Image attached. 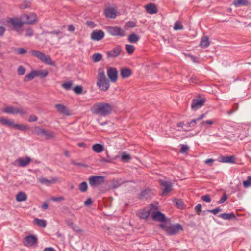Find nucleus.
<instances>
[{
	"label": "nucleus",
	"mask_w": 251,
	"mask_h": 251,
	"mask_svg": "<svg viewBox=\"0 0 251 251\" xmlns=\"http://www.w3.org/2000/svg\"><path fill=\"white\" fill-rule=\"evenodd\" d=\"M97 85L103 91H107L110 87L109 82L106 79L104 69L102 68H100L98 70Z\"/></svg>",
	"instance_id": "2"
},
{
	"label": "nucleus",
	"mask_w": 251,
	"mask_h": 251,
	"mask_svg": "<svg viewBox=\"0 0 251 251\" xmlns=\"http://www.w3.org/2000/svg\"><path fill=\"white\" fill-rule=\"evenodd\" d=\"M1 23L11 29H16V20L14 18L4 19L1 21Z\"/></svg>",
	"instance_id": "15"
},
{
	"label": "nucleus",
	"mask_w": 251,
	"mask_h": 251,
	"mask_svg": "<svg viewBox=\"0 0 251 251\" xmlns=\"http://www.w3.org/2000/svg\"><path fill=\"white\" fill-rule=\"evenodd\" d=\"M27 199V196L25 192L21 191L17 194V201H26Z\"/></svg>",
	"instance_id": "30"
},
{
	"label": "nucleus",
	"mask_w": 251,
	"mask_h": 251,
	"mask_svg": "<svg viewBox=\"0 0 251 251\" xmlns=\"http://www.w3.org/2000/svg\"><path fill=\"white\" fill-rule=\"evenodd\" d=\"M33 30L30 28H27L25 29V36L27 37H32L33 35Z\"/></svg>",
	"instance_id": "51"
},
{
	"label": "nucleus",
	"mask_w": 251,
	"mask_h": 251,
	"mask_svg": "<svg viewBox=\"0 0 251 251\" xmlns=\"http://www.w3.org/2000/svg\"><path fill=\"white\" fill-rule=\"evenodd\" d=\"M220 161L223 163H235V158L234 156H221L220 157Z\"/></svg>",
	"instance_id": "23"
},
{
	"label": "nucleus",
	"mask_w": 251,
	"mask_h": 251,
	"mask_svg": "<svg viewBox=\"0 0 251 251\" xmlns=\"http://www.w3.org/2000/svg\"><path fill=\"white\" fill-rule=\"evenodd\" d=\"M214 162V160L212 158L207 159L204 161V163L209 166H212V163Z\"/></svg>",
	"instance_id": "63"
},
{
	"label": "nucleus",
	"mask_w": 251,
	"mask_h": 251,
	"mask_svg": "<svg viewBox=\"0 0 251 251\" xmlns=\"http://www.w3.org/2000/svg\"><path fill=\"white\" fill-rule=\"evenodd\" d=\"M233 4L236 7L241 6H248L249 4V2L247 0H234Z\"/></svg>",
	"instance_id": "28"
},
{
	"label": "nucleus",
	"mask_w": 251,
	"mask_h": 251,
	"mask_svg": "<svg viewBox=\"0 0 251 251\" xmlns=\"http://www.w3.org/2000/svg\"><path fill=\"white\" fill-rule=\"evenodd\" d=\"M104 37V33L101 30H95L92 31L91 34V38L94 41H100Z\"/></svg>",
	"instance_id": "12"
},
{
	"label": "nucleus",
	"mask_w": 251,
	"mask_h": 251,
	"mask_svg": "<svg viewBox=\"0 0 251 251\" xmlns=\"http://www.w3.org/2000/svg\"><path fill=\"white\" fill-rule=\"evenodd\" d=\"M104 14L107 18L114 19L117 16V9L114 7H108L104 10Z\"/></svg>",
	"instance_id": "14"
},
{
	"label": "nucleus",
	"mask_w": 251,
	"mask_h": 251,
	"mask_svg": "<svg viewBox=\"0 0 251 251\" xmlns=\"http://www.w3.org/2000/svg\"><path fill=\"white\" fill-rule=\"evenodd\" d=\"M107 75L110 81L115 82L117 80L118 72L115 68H110L107 72Z\"/></svg>",
	"instance_id": "11"
},
{
	"label": "nucleus",
	"mask_w": 251,
	"mask_h": 251,
	"mask_svg": "<svg viewBox=\"0 0 251 251\" xmlns=\"http://www.w3.org/2000/svg\"><path fill=\"white\" fill-rule=\"evenodd\" d=\"M222 211V209L219 208V207H217L215 209H211V210H208L207 211L208 212H210V213H213L214 215H216L217 214L218 212H220Z\"/></svg>",
	"instance_id": "60"
},
{
	"label": "nucleus",
	"mask_w": 251,
	"mask_h": 251,
	"mask_svg": "<svg viewBox=\"0 0 251 251\" xmlns=\"http://www.w3.org/2000/svg\"><path fill=\"white\" fill-rule=\"evenodd\" d=\"M22 25L21 22H19L17 18V34L19 35H23V31L21 29Z\"/></svg>",
	"instance_id": "40"
},
{
	"label": "nucleus",
	"mask_w": 251,
	"mask_h": 251,
	"mask_svg": "<svg viewBox=\"0 0 251 251\" xmlns=\"http://www.w3.org/2000/svg\"><path fill=\"white\" fill-rule=\"evenodd\" d=\"M122 52V48L120 46H117L110 51L106 52L108 58H116Z\"/></svg>",
	"instance_id": "10"
},
{
	"label": "nucleus",
	"mask_w": 251,
	"mask_h": 251,
	"mask_svg": "<svg viewBox=\"0 0 251 251\" xmlns=\"http://www.w3.org/2000/svg\"><path fill=\"white\" fill-rule=\"evenodd\" d=\"M2 111L7 114H14L15 111V109L14 107L9 106L3 108Z\"/></svg>",
	"instance_id": "38"
},
{
	"label": "nucleus",
	"mask_w": 251,
	"mask_h": 251,
	"mask_svg": "<svg viewBox=\"0 0 251 251\" xmlns=\"http://www.w3.org/2000/svg\"><path fill=\"white\" fill-rule=\"evenodd\" d=\"M204 102L205 100L203 99H194L192 100L191 108L193 110H196L203 106Z\"/></svg>",
	"instance_id": "16"
},
{
	"label": "nucleus",
	"mask_w": 251,
	"mask_h": 251,
	"mask_svg": "<svg viewBox=\"0 0 251 251\" xmlns=\"http://www.w3.org/2000/svg\"><path fill=\"white\" fill-rule=\"evenodd\" d=\"M37 120V117L34 115H30L29 118V119H28V121L30 122H35V121H36Z\"/></svg>",
	"instance_id": "64"
},
{
	"label": "nucleus",
	"mask_w": 251,
	"mask_h": 251,
	"mask_svg": "<svg viewBox=\"0 0 251 251\" xmlns=\"http://www.w3.org/2000/svg\"><path fill=\"white\" fill-rule=\"evenodd\" d=\"M175 202L178 208H179L180 209L183 208L184 204L181 200H178V199H175Z\"/></svg>",
	"instance_id": "54"
},
{
	"label": "nucleus",
	"mask_w": 251,
	"mask_h": 251,
	"mask_svg": "<svg viewBox=\"0 0 251 251\" xmlns=\"http://www.w3.org/2000/svg\"><path fill=\"white\" fill-rule=\"evenodd\" d=\"M78 187L81 192H85L88 189L87 184L86 182H82L79 185Z\"/></svg>",
	"instance_id": "43"
},
{
	"label": "nucleus",
	"mask_w": 251,
	"mask_h": 251,
	"mask_svg": "<svg viewBox=\"0 0 251 251\" xmlns=\"http://www.w3.org/2000/svg\"><path fill=\"white\" fill-rule=\"evenodd\" d=\"M73 91L77 94L82 93V87L81 86L77 85L73 88Z\"/></svg>",
	"instance_id": "50"
},
{
	"label": "nucleus",
	"mask_w": 251,
	"mask_h": 251,
	"mask_svg": "<svg viewBox=\"0 0 251 251\" xmlns=\"http://www.w3.org/2000/svg\"><path fill=\"white\" fill-rule=\"evenodd\" d=\"M195 209L197 213L199 215L200 212L201 211V205L200 204H197L195 208Z\"/></svg>",
	"instance_id": "62"
},
{
	"label": "nucleus",
	"mask_w": 251,
	"mask_h": 251,
	"mask_svg": "<svg viewBox=\"0 0 251 251\" xmlns=\"http://www.w3.org/2000/svg\"><path fill=\"white\" fill-rule=\"evenodd\" d=\"M93 150L96 153H100L104 150V146L100 144H95L92 146Z\"/></svg>",
	"instance_id": "31"
},
{
	"label": "nucleus",
	"mask_w": 251,
	"mask_h": 251,
	"mask_svg": "<svg viewBox=\"0 0 251 251\" xmlns=\"http://www.w3.org/2000/svg\"><path fill=\"white\" fill-rule=\"evenodd\" d=\"M126 25L127 27H128L130 28H133L136 26V25L135 22L132 21H129L126 23Z\"/></svg>",
	"instance_id": "58"
},
{
	"label": "nucleus",
	"mask_w": 251,
	"mask_h": 251,
	"mask_svg": "<svg viewBox=\"0 0 251 251\" xmlns=\"http://www.w3.org/2000/svg\"><path fill=\"white\" fill-rule=\"evenodd\" d=\"M18 73L19 75H23L25 72V69L22 66H20L17 70Z\"/></svg>",
	"instance_id": "55"
},
{
	"label": "nucleus",
	"mask_w": 251,
	"mask_h": 251,
	"mask_svg": "<svg viewBox=\"0 0 251 251\" xmlns=\"http://www.w3.org/2000/svg\"><path fill=\"white\" fill-rule=\"evenodd\" d=\"M17 51L19 54H24L27 52L26 50L22 48H17Z\"/></svg>",
	"instance_id": "61"
},
{
	"label": "nucleus",
	"mask_w": 251,
	"mask_h": 251,
	"mask_svg": "<svg viewBox=\"0 0 251 251\" xmlns=\"http://www.w3.org/2000/svg\"><path fill=\"white\" fill-rule=\"evenodd\" d=\"M152 193L150 189H146L143 191L140 195V198L142 199H148L151 197Z\"/></svg>",
	"instance_id": "27"
},
{
	"label": "nucleus",
	"mask_w": 251,
	"mask_h": 251,
	"mask_svg": "<svg viewBox=\"0 0 251 251\" xmlns=\"http://www.w3.org/2000/svg\"><path fill=\"white\" fill-rule=\"evenodd\" d=\"M210 44L209 38L208 36H205L201 38L200 46L201 48H206L209 46Z\"/></svg>",
	"instance_id": "29"
},
{
	"label": "nucleus",
	"mask_w": 251,
	"mask_h": 251,
	"mask_svg": "<svg viewBox=\"0 0 251 251\" xmlns=\"http://www.w3.org/2000/svg\"><path fill=\"white\" fill-rule=\"evenodd\" d=\"M151 208L149 210L143 209L141 212L139 213V217L142 219H147L150 214L151 211L154 207V205L153 204L150 205Z\"/></svg>",
	"instance_id": "20"
},
{
	"label": "nucleus",
	"mask_w": 251,
	"mask_h": 251,
	"mask_svg": "<svg viewBox=\"0 0 251 251\" xmlns=\"http://www.w3.org/2000/svg\"><path fill=\"white\" fill-rule=\"evenodd\" d=\"M102 55L100 53H95L92 56V58L94 62H98L102 59Z\"/></svg>",
	"instance_id": "42"
},
{
	"label": "nucleus",
	"mask_w": 251,
	"mask_h": 251,
	"mask_svg": "<svg viewBox=\"0 0 251 251\" xmlns=\"http://www.w3.org/2000/svg\"><path fill=\"white\" fill-rule=\"evenodd\" d=\"M35 77H36V76H35V74L34 70H33L30 73H29V74H27L25 76V78L24 79V81L25 82H28V81H29L30 80H32Z\"/></svg>",
	"instance_id": "33"
},
{
	"label": "nucleus",
	"mask_w": 251,
	"mask_h": 251,
	"mask_svg": "<svg viewBox=\"0 0 251 251\" xmlns=\"http://www.w3.org/2000/svg\"><path fill=\"white\" fill-rule=\"evenodd\" d=\"M197 121L196 119L192 120L190 122H187V123L185 125V126H186L187 128H193L196 125Z\"/></svg>",
	"instance_id": "39"
},
{
	"label": "nucleus",
	"mask_w": 251,
	"mask_h": 251,
	"mask_svg": "<svg viewBox=\"0 0 251 251\" xmlns=\"http://www.w3.org/2000/svg\"><path fill=\"white\" fill-rule=\"evenodd\" d=\"M45 136L46 139H50L54 137V133L52 132L44 129L42 133Z\"/></svg>",
	"instance_id": "36"
},
{
	"label": "nucleus",
	"mask_w": 251,
	"mask_h": 251,
	"mask_svg": "<svg viewBox=\"0 0 251 251\" xmlns=\"http://www.w3.org/2000/svg\"><path fill=\"white\" fill-rule=\"evenodd\" d=\"M58 179L56 177L52 178L51 180L47 179L44 177H41L39 179V181L41 184H46V185H50L51 183H54L58 181Z\"/></svg>",
	"instance_id": "24"
},
{
	"label": "nucleus",
	"mask_w": 251,
	"mask_h": 251,
	"mask_svg": "<svg viewBox=\"0 0 251 251\" xmlns=\"http://www.w3.org/2000/svg\"><path fill=\"white\" fill-rule=\"evenodd\" d=\"M17 129L25 131L29 129V127L23 124H17Z\"/></svg>",
	"instance_id": "47"
},
{
	"label": "nucleus",
	"mask_w": 251,
	"mask_h": 251,
	"mask_svg": "<svg viewBox=\"0 0 251 251\" xmlns=\"http://www.w3.org/2000/svg\"><path fill=\"white\" fill-rule=\"evenodd\" d=\"M219 218H221L224 220H230L235 219V214L233 212L230 213H221L218 215Z\"/></svg>",
	"instance_id": "25"
},
{
	"label": "nucleus",
	"mask_w": 251,
	"mask_h": 251,
	"mask_svg": "<svg viewBox=\"0 0 251 251\" xmlns=\"http://www.w3.org/2000/svg\"><path fill=\"white\" fill-rule=\"evenodd\" d=\"M183 28V26L180 22L176 21L175 22L174 26V29L175 30H182Z\"/></svg>",
	"instance_id": "46"
},
{
	"label": "nucleus",
	"mask_w": 251,
	"mask_h": 251,
	"mask_svg": "<svg viewBox=\"0 0 251 251\" xmlns=\"http://www.w3.org/2000/svg\"><path fill=\"white\" fill-rule=\"evenodd\" d=\"M107 32L113 36L124 37L126 36V31L122 28L118 26H107L105 28Z\"/></svg>",
	"instance_id": "5"
},
{
	"label": "nucleus",
	"mask_w": 251,
	"mask_h": 251,
	"mask_svg": "<svg viewBox=\"0 0 251 251\" xmlns=\"http://www.w3.org/2000/svg\"><path fill=\"white\" fill-rule=\"evenodd\" d=\"M132 74V70L128 68H123L121 69L120 75L122 78L129 77Z\"/></svg>",
	"instance_id": "18"
},
{
	"label": "nucleus",
	"mask_w": 251,
	"mask_h": 251,
	"mask_svg": "<svg viewBox=\"0 0 251 251\" xmlns=\"http://www.w3.org/2000/svg\"><path fill=\"white\" fill-rule=\"evenodd\" d=\"M31 3L30 1L25 0L24 1L22 4L19 5V8L22 9L30 8Z\"/></svg>",
	"instance_id": "37"
},
{
	"label": "nucleus",
	"mask_w": 251,
	"mask_h": 251,
	"mask_svg": "<svg viewBox=\"0 0 251 251\" xmlns=\"http://www.w3.org/2000/svg\"><path fill=\"white\" fill-rule=\"evenodd\" d=\"M44 129L40 128L38 126H36L34 127L33 132L34 134H36L37 135H40L42 134L43 133Z\"/></svg>",
	"instance_id": "48"
},
{
	"label": "nucleus",
	"mask_w": 251,
	"mask_h": 251,
	"mask_svg": "<svg viewBox=\"0 0 251 251\" xmlns=\"http://www.w3.org/2000/svg\"><path fill=\"white\" fill-rule=\"evenodd\" d=\"M65 200V198L63 196L57 197H52L51 200L54 202H59Z\"/></svg>",
	"instance_id": "57"
},
{
	"label": "nucleus",
	"mask_w": 251,
	"mask_h": 251,
	"mask_svg": "<svg viewBox=\"0 0 251 251\" xmlns=\"http://www.w3.org/2000/svg\"><path fill=\"white\" fill-rule=\"evenodd\" d=\"M73 83L71 81H69L63 83L61 85V86L63 88L65 89L66 90H70L71 89V87L72 86Z\"/></svg>",
	"instance_id": "44"
},
{
	"label": "nucleus",
	"mask_w": 251,
	"mask_h": 251,
	"mask_svg": "<svg viewBox=\"0 0 251 251\" xmlns=\"http://www.w3.org/2000/svg\"><path fill=\"white\" fill-rule=\"evenodd\" d=\"M152 219L156 221L163 222L166 221V217L164 214L159 211H152Z\"/></svg>",
	"instance_id": "13"
},
{
	"label": "nucleus",
	"mask_w": 251,
	"mask_h": 251,
	"mask_svg": "<svg viewBox=\"0 0 251 251\" xmlns=\"http://www.w3.org/2000/svg\"><path fill=\"white\" fill-rule=\"evenodd\" d=\"M121 159L123 162H127L131 159V157L129 154L123 152L121 156Z\"/></svg>",
	"instance_id": "41"
},
{
	"label": "nucleus",
	"mask_w": 251,
	"mask_h": 251,
	"mask_svg": "<svg viewBox=\"0 0 251 251\" xmlns=\"http://www.w3.org/2000/svg\"><path fill=\"white\" fill-rule=\"evenodd\" d=\"M147 12L150 14H153L157 12L156 6L154 3H150L145 6Z\"/></svg>",
	"instance_id": "22"
},
{
	"label": "nucleus",
	"mask_w": 251,
	"mask_h": 251,
	"mask_svg": "<svg viewBox=\"0 0 251 251\" xmlns=\"http://www.w3.org/2000/svg\"><path fill=\"white\" fill-rule=\"evenodd\" d=\"M0 123L10 128L16 127V125L15 124L14 121H11L8 118L1 117H0Z\"/></svg>",
	"instance_id": "17"
},
{
	"label": "nucleus",
	"mask_w": 251,
	"mask_h": 251,
	"mask_svg": "<svg viewBox=\"0 0 251 251\" xmlns=\"http://www.w3.org/2000/svg\"><path fill=\"white\" fill-rule=\"evenodd\" d=\"M158 181L162 190V196L165 195L171 191L173 187L172 182L161 179H159Z\"/></svg>",
	"instance_id": "8"
},
{
	"label": "nucleus",
	"mask_w": 251,
	"mask_h": 251,
	"mask_svg": "<svg viewBox=\"0 0 251 251\" xmlns=\"http://www.w3.org/2000/svg\"><path fill=\"white\" fill-rule=\"evenodd\" d=\"M113 108V106L110 103L98 102L93 105L91 111L95 114L105 117L112 113Z\"/></svg>",
	"instance_id": "1"
},
{
	"label": "nucleus",
	"mask_w": 251,
	"mask_h": 251,
	"mask_svg": "<svg viewBox=\"0 0 251 251\" xmlns=\"http://www.w3.org/2000/svg\"><path fill=\"white\" fill-rule=\"evenodd\" d=\"M126 48L129 54H132L135 50V47L131 45L126 44Z\"/></svg>",
	"instance_id": "45"
},
{
	"label": "nucleus",
	"mask_w": 251,
	"mask_h": 251,
	"mask_svg": "<svg viewBox=\"0 0 251 251\" xmlns=\"http://www.w3.org/2000/svg\"><path fill=\"white\" fill-rule=\"evenodd\" d=\"M227 199V196L226 193H224L221 199L218 201V203L219 204H222L225 202Z\"/></svg>",
	"instance_id": "56"
},
{
	"label": "nucleus",
	"mask_w": 251,
	"mask_h": 251,
	"mask_svg": "<svg viewBox=\"0 0 251 251\" xmlns=\"http://www.w3.org/2000/svg\"><path fill=\"white\" fill-rule=\"evenodd\" d=\"M73 230L77 233H81L83 232V230L80 229L76 225H74L72 227Z\"/></svg>",
	"instance_id": "59"
},
{
	"label": "nucleus",
	"mask_w": 251,
	"mask_h": 251,
	"mask_svg": "<svg viewBox=\"0 0 251 251\" xmlns=\"http://www.w3.org/2000/svg\"><path fill=\"white\" fill-rule=\"evenodd\" d=\"M19 22H21L23 25L24 24H33L37 21V16L34 13H31L29 14H23L18 18Z\"/></svg>",
	"instance_id": "4"
},
{
	"label": "nucleus",
	"mask_w": 251,
	"mask_h": 251,
	"mask_svg": "<svg viewBox=\"0 0 251 251\" xmlns=\"http://www.w3.org/2000/svg\"><path fill=\"white\" fill-rule=\"evenodd\" d=\"M201 199L202 200L205 202H207V203L210 202L211 201V199L210 197V195L208 194H206V195L202 196L201 197Z\"/></svg>",
	"instance_id": "52"
},
{
	"label": "nucleus",
	"mask_w": 251,
	"mask_h": 251,
	"mask_svg": "<svg viewBox=\"0 0 251 251\" xmlns=\"http://www.w3.org/2000/svg\"><path fill=\"white\" fill-rule=\"evenodd\" d=\"M88 181L92 187H98L104 183L105 177L100 176H92L89 178Z\"/></svg>",
	"instance_id": "6"
},
{
	"label": "nucleus",
	"mask_w": 251,
	"mask_h": 251,
	"mask_svg": "<svg viewBox=\"0 0 251 251\" xmlns=\"http://www.w3.org/2000/svg\"><path fill=\"white\" fill-rule=\"evenodd\" d=\"M214 123V122L212 120H207L206 121H202L200 123V127L202 128H204L205 129L208 128V126L207 125H211Z\"/></svg>",
	"instance_id": "35"
},
{
	"label": "nucleus",
	"mask_w": 251,
	"mask_h": 251,
	"mask_svg": "<svg viewBox=\"0 0 251 251\" xmlns=\"http://www.w3.org/2000/svg\"><path fill=\"white\" fill-rule=\"evenodd\" d=\"M139 39V36L135 33L130 34L128 38V40L130 43H137Z\"/></svg>",
	"instance_id": "34"
},
{
	"label": "nucleus",
	"mask_w": 251,
	"mask_h": 251,
	"mask_svg": "<svg viewBox=\"0 0 251 251\" xmlns=\"http://www.w3.org/2000/svg\"><path fill=\"white\" fill-rule=\"evenodd\" d=\"M55 108L60 113L63 114L65 115H70V113L67 108L61 104H57L55 105Z\"/></svg>",
	"instance_id": "19"
},
{
	"label": "nucleus",
	"mask_w": 251,
	"mask_h": 251,
	"mask_svg": "<svg viewBox=\"0 0 251 251\" xmlns=\"http://www.w3.org/2000/svg\"><path fill=\"white\" fill-rule=\"evenodd\" d=\"M38 238L34 235L25 237L23 240V244L27 247H31L37 244Z\"/></svg>",
	"instance_id": "7"
},
{
	"label": "nucleus",
	"mask_w": 251,
	"mask_h": 251,
	"mask_svg": "<svg viewBox=\"0 0 251 251\" xmlns=\"http://www.w3.org/2000/svg\"><path fill=\"white\" fill-rule=\"evenodd\" d=\"M243 185L245 188H248L251 186V176H249L247 180L244 181Z\"/></svg>",
	"instance_id": "49"
},
{
	"label": "nucleus",
	"mask_w": 251,
	"mask_h": 251,
	"mask_svg": "<svg viewBox=\"0 0 251 251\" xmlns=\"http://www.w3.org/2000/svg\"><path fill=\"white\" fill-rule=\"evenodd\" d=\"M30 53L32 56L37 57L41 62L45 64L53 66H55V62L51 59L50 57V56L46 55L42 52L36 50H31L30 51Z\"/></svg>",
	"instance_id": "3"
},
{
	"label": "nucleus",
	"mask_w": 251,
	"mask_h": 251,
	"mask_svg": "<svg viewBox=\"0 0 251 251\" xmlns=\"http://www.w3.org/2000/svg\"><path fill=\"white\" fill-rule=\"evenodd\" d=\"M180 146H181V148H180V152L181 153H186L189 150V147L187 145L182 144L180 145Z\"/></svg>",
	"instance_id": "53"
},
{
	"label": "nucleus",
	"mask_w": 251,
	"mask_h": 251,
	"mask_svg": "<svg viewBox=\"0 0 251 251\" xmlns=\"http://www.w3.org/2000/svg\"><path fill=\"white\" fill-rule=\"evenodd\" d=\"M34 222V224L43 228H45L47 226V222L46 220L43 219L36 218L35 219Z\"/></svg>",
	"instance_id": "32"
},
{
	"label": "nucleus",
	"mask_w": 251,
	"mask_h": 251,
	"mask_svg": "<svg viewBox=\"0 0 251 251\" xmlns=\"http://www.w3.org/2000/svg\"><path fill=\"white\" fill-rule=\"evenodd\" d=\"M17 161L19 166L25 167L30 163L31 159L29 157H26L25 158H19Z\"/></svg>",
	"instance_id": "21"
},
{
	"label": "nucleus",
	"mask_w": 251,
	"mask_h": 251,
	"mask_svg": "<svg viewBox=\"0 0 251 251\" xmlns=\"http://www.w3.org/2000/svg\"><path fill=\"white\" fill-rule=\"evenodd\" d=\"M183 230L181 225L179 224H176L170 225L166 229L167 234L169 235H173L177 234L180 231Z\"/></svg>",
	"instance_id": "9"
},
{
	"label": "nucleus",
	"mask_w": 251,
	"mask_h": 251,
	"mask_svg": "<svg viewBox=\"0 0 251 251\" xmlns=\"http://www.w3.org/2000/svg\"><path fill=\"white\" fill-rule=\"evenodd\" d=\"M34 72L35 76L40 78L46 77L49 74L48 71L47 70H35Z\"/></svg>",
	"instance_id": "26"
}]
</instances>
